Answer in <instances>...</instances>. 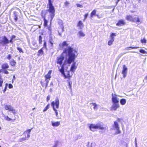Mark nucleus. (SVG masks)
<instances>
[{
	"label": "nucleus",
	"instance_id": "nucleus-1",
	"mask_svg": "<svg viewBox=\"0 0 147 147\" xmlns=\"http://www.w3.org/2000/svg\"><path fill=\"white\" fill-rule=\"evenodd\" d=\"M77 51L70 47H68L65 49L62 54L58 57L56 60V63L60 65H62L63 61L64 59L65 54L66 57L64 62L62 65L70 64L72 62L74 61L77 55Z\"/></svg>",
	"mask_w": 147,
	"mask_h": 147
},
{
	"label": "nucleus",
	"instance_id": "nucleus-2",
	"mask_svg": "<svg viewBox=\"0 0 147 147\" xmlns=\"http://www.w3.org/2000/svg\"><path fill=\"white\" fill-rule=\"evenodd\" d=\"M51 106L52 107L53 109L55 114V115L58 117V112L56 109H59V101L58 97H56L55 101H53L51 103Z\"/></svg>",
	"mask_w": 147,
	"mask_h": 147
},
{
	"label": "nucleus",
	"instance_id": "nucleus-3",
	"mask_svg": "<svg viewBox=\"0 0 147 147\" xmlns=\"http://www.w3.org/2000/svg\"><path fill=\"white\" fill-rule=\"evenodd\" d=\"M48 0V5L49 6V9L48 11L50 13H51L50 16L51 21L55 15V10L54 6L53 5H52V3L54 0Z\"/></svg>",
	"mask_w": 147,
	"mask_h": 147
},
{
	"label": "nucleus",
	"instance_id": "nucleus-4",
	"mask_svg": "<svg viewBox=\"0 0 147 147\" xmlns=\"http://www.w3.org/2000/svg\"><path fill=\"white\" fill-rule=\"evenodd\" d=\"M89 128L92 131H94L95 129H103L104 128L102 123H98L96 125L91 124L90 125Z\"/></svg>",
	"mask_w": 147,
	"mask_h": 147
},
{
	"label": "nucleus",
	"instance_id": "nucleus-5",
	"mask_svg": "<svg viewBox=\"0 0 147 147\" xmlns=\"http://www.w3.org/2000/svg\"><path fill=\"white\" fill-rule=\"evenodd\" d=\"M133 22H135L138 25H139L143 22V18L138 16H134Z\"/></svg>",
	"mask_w": 147,
	"mask_h": 147
},
{
	"label": "nucleus",
	"instance_id": "nucleus-6",
	"mask_svg": "<svg viewBox=\"0 0 147 147\" xmlns=\"http://www.w3.org/2000/svg\"><path fill=\"white\" fill-rule=\"evenodd\" d=\"M4 107L6 110L11 112L13 114H14L16 113L15 110L14 108L11 105L5 104Z\"/></svg>",
	"mask_w": 147,
	"mask_h": 147
},
{
	"label": "nucleus",
	"instance_id": "nucleus-7",
	"mask_svg": "<svg viewBox=\"0 0 147 147\" xmlns=\"http://www.w3.org/2000/svg\"><path fill=\"white\" fill-rule=\"evenodd\" d=\"M52 72L51 70H50L49 71L47 74L45 76V82H46V86L45 88H46L48 85V84L49 82V81L50 80V78L51 77V73Z\"/></svg>",
	"mask_w": 147,
	"mask_h": 147
},
{
	"label": "nucleus",
	"instance_id": "nucleus-8",
	"mask_svg": "<svg viewBox=\"0 0 147 147\" xmlns=\"http://www.w3.org/2000/svg\"><path fill=\"white\" fill-rule=\"evenodd\" d=\"M70 71H66L65 72L63 75L65 78H67L69 79L72 77L73 73L71 72L70 74Z\"/></svg>",
	"mask_w": 147,
	"mask_h": 147
},
{
	"label": "nucleus",
	"instance_id": "nucleus-9",
	"mask_svg": "<svg viewBox=\"0 0 147 147\" xmlns=\"http://www.w3.org/2000/svg\"><path fill=\"white\" fill-rule=\"evenodd\" d=\"M119 96L115 94H112V100L113 103H119V98L117 97Z\"/></svg>",
	"mask_w": 147,
	"mask_h": 147
},
{
	"label": "nucleus",
	"instance_id": "nucleus-10",
	"mask_svg": "<svg viewBox=\"0 0 147 147\" xmlns=\"http://www.w3.org/2000/svg\"><path fill=\"white\" fill-rule=\"evenodd\" d=\"M73 62L71 66L70 71L74 74L77 68L78 65L76 64V62H74V61Z\"/></svg>",
	"mask_w": 147,
	"mask_h": 147
},
{
	"label": "nucleus",
	"instance_id": "nucleus-11",
	"mask_svg": "<svg viewBox=\"0 0 147 147\" xmlns=\"http://www.w3.org/2000/svg\"><path fill=\"white\" fill-rule=\"evenodd\" d=\"M119 103H113V105L111 107V110L116 111L117 108L119 107Z\"/></svg>",
	"mask_w": 147,
	"mask_h": 147
},
{
	"label": "nucleus",
	"instance_id": "nucleus-12",
	"mask_svg": "<svg viewBox=\"0 0 147 147\" xmlns=\"http://www.w3.org/2000/svg\"><path fill=\"white\" fill-rule=\"evenodd\" d=\"M116 36V35L115 33H112L110 36L111 38L109 40L108 42V44L109 45H112L113 42L114 41V36Z\"/></svg>",
	"mask_w": 147,
	"mask_h": 147
},
{
	"label": "nucleus",
	"instance_id": "nucleus-13",
	"mask_svg": "<svg viewBox=\"0 0 147 147\" xmlns=\"http://www.w3.org/2000/svg\"><path fill=\"white\" fill-rule=\"evenodd\" d=\"M127 71V67L125 65H123L122 73L123 74V77L124 78H125L126 76Z\"/></svg>",
	"mask_w": 147,
	"mask_h": 147
},
{
	"label": "nucleus",
	"instance_id": "nucleus-14",
	"mask_svg": "<svg viewBox=\"0 0 147 147\" xmlns=\"http://www.w3.org/2000/svg\"><path fill=\"white\" fill-rule=\"evenodd\" d=\"M32 129L33 128H32L31 129H28L24 131L23 133V134H27L26 138L27 139H28L30 137V132Z\"/></svg>",
	"mask_w": 147,
	"mask_h": 147
},
{
	"label": "nucleus",
	"instance_id": "nucleus-15",
	"mask_svg": "<svg viewBox=\"0 0 147 147\" xmlns=\"http://www.w3.org/2000/svg\"><path fill=\"white\" fill-rule=\"evenodd\" d=\"M125 24V22L124 20L121 19L116 24V25L118 26H121L124 25Z\"/></svg>",
	"mask_w": 147,
	"mask_h": 147
},
{
	"label": "nucleus",
	"instance_id": "nucleus-16",
	"mask_svg": "<svg viewBox=\"0 0 147 147\" xmlns=\"http://www.w3.org/2000/svg\"><path fill=\"white\" fill-rule=\"evenodd\" d=\"M59 47L60 49H62L65 47L67 46L68 44L66 41H64L62 43L59 44Z\"/></svg>",
	"mask_w": 147,
	"mask_h": 147
},
{
	"label": "nucleus",
	"instance_id": "nucleus-17",
	"mask_svg": "<svg viewBox=\"0 0 147 147\" xmlns=\"http://www.w3.org/2000/svg\"><path fill=\"white\" fill-rule=\"evenodd\" d=\"M60 124V121H51L52 125L53 127H58Z\"/></svg>",
	"mask_w": 147,
	"mask_h": 147
},
{
	"label": "nucleus",
	"instance_id": "nucleus-18",
	"mask_svg": "<svg viewBox=\"0 0 147 147\" xmlns=\"http://www.w3.org/2000/svg\"><path fill=\"white\" fill-rule=\"evenodd\" d=\"M77 26L79 27L80 29H82L84 27V24L81 21H79L78 22Z\"/></svg>",
	"mask_w": 147,
	"mask_h": 147
},
{
	"label": "nucleus",
	"instance_id": "nucleus-19",
	"mask_svg": "<svg viewBox=\"0 0 147 147\" xmlns=\"http://www.w3.org/2000/svg\"><path fill=\"white\" fill-rule=\"evenodd\" d=\"M134 16L131 15L127 16L126 17V19L128 21L133 22Z\"/></svg>",
	"mask_w": 147,
	"mask_h": 147
},
{
	"label": "nucleus",
	"instance_id": "nucleus-20",
	"mask_svg": "<svg viewBox=\"0 0 147 147\" xmlns=\"http://www.w3.org/2000/svg\"><path fill=\"white\" fill-rule=\"evenodd\" d=\"M2 116L3 117H4L5 120L8 121H10L11 120V119L8 116H6L3 113H2Z\"/></svg>",
	"mask_w": 147,
	"mask_h": 147
},
{
	"label": "nucleus",
	"instance_id": "nucleus-21",
	"mask_svg": "<svg viewBox=\"0 0 147 147\" xmlns=\"http://www.w3.org/2000/svg\"><path fill=\"white\" fill-rule=\"evenodd\" d=\"M1 42H3L4 44H6L9 43V40L5 36H4Z\"/></svg>",
	"mask_w": 147,
	"mask_h": 147
},
{
	"label": "nucleus",
	"instance_id": "nucleus-22",
	"mask_svg": "<svg viewBox=\"0 0 147 147\" xmlns=\"http://www.w3.org/2000/svg\"><path fill=\"white\" fill-rule=\"evenodd\" d=\"M78 35L80 37H83L85 35V34L82 31H79L78 33Z\"/></svg>",
	"mask_w": 147,
	"mask_h": 147
},
{
	"label": "nucleus",
	"instance_id": "nucleus-23",
	"mask_svg": "<svg viewBox=\"0 0 147 147\" xmlns=\"http://www.w3.org/2000/svg\"><path fill=\"white\" fill-rule=\"evenodd\" d=\"M126 102V100L125 99L122 98L120 100V103L122 105H124L125 104Z\"/></svg>",
	"mask_w": 147,
	"mask_h": 147
},
{
	"label": "nucleus",
	"instance_id": "nucleus-24",
	"mask_svg": "<svg viewBox=\"0 0 147 147\" xmlns=\"http://www.w3.org/2000/svg\"><path fill=\"white\" fill-rule=\"evenodd\" d=\"M18 12L16 11H13L14 18L16 21H17L18 20Z\"/></svg>",
	"mask_w": 147,
	"mask_h": 147
},
{
	"label": "nucleus",
	"instance_id": "nucleus-25",
	"mask_svg": "<svg viewBox=\"0 0 147 147\" xmlns=\"http://www.w3.org/2000/svg\"><path fill=\"white\" fill-rule=\"evenodd\" d=\"M91 106H93V109L94 110H97L99 106L97 105L96 103H92Z\"/></svg>",
	"mask_w": 147,
	"mask_h": 147
},
{
	"label": "nucleus",
	"instance_id": "nucleus-26",
	"mask_svg": "<svg viewBox=\"0 0 147 147\" xmlns=\"http://www.w3.org/2000/svg\"><path fill=\"white\" fill-rule=\"evenodd\" d=\"M114 127L116 129H118L119 127L117 122L116 121H115L114 122Z\"/></svg>",
	"mask_w": 147,
	"mask_h": 147
},
{
	"label": "nucleus",
	"instance_id": "nucleus-27",
	"mask_svg": "<svg viewBox=\"0 0 147 147\" xmlns=\"http://www.w3.org/2000/svg\"><path fill=\"white\" fill-rule=\"evenodd\" d=\"M66 65H62L61 68L60 69H59V70L60 72L63 75L65 72L64 70V66Z\"/></svg>",
	"mask_w": 147,
	"mask_h": 147
},
{
	"label": "nucleus",
	"instance_id": "nucleus-28",
	"mask_svg": "<svg viewBox=\"0 0 147 147\" xmlns=\"http://www.w3.org/2000/svg\"><path fill=\"white\" fill-rule=\"evenodd\" d=\"M96 11L95 9H94L93 10L90 14V17L92 18L94 16H96Z\"/></svg>",
	"mask_w": 147,
	"mask_h": 147
},
{
	"label": "nucleus",
	"instance_id": "nucleus-29",
	"mask_svg": "<svg viewBox=\"0 0 147 147\" xmlns=\"http://www.w3.org/2000/svg\"><path fill=\"white\" fill-rule=\"evenodd\" d=\"M9 67V66L7 63H4L3 64L2 66L3 69H5L8 68Z\"/></svg>",
	"mask_w": 147,
	"mask_h": 147
},
{
	"label": "nucleus",
	"instance_id": "nucleus-30",
	"mask_svg": "<svg viewBox=\"0 0 147 147\" xmlns=\"http://www.w3.org/2000/svg\"><path fill=\"white\" fill-rule=\"evenodd\" d=\"M10 64L11 66H15L16 64V62L13 59L10 62Z\"/></svg>",
	"mask_w": 147,
	"mask_h": 147
},
{
	"label": "nucleus",
	"instance_id": "nucleus-31",
	"mask_svg": "<svg viewBox=\"0 0 147 147\" xmlns=\"http://www.w3.org/2000/svg\"><path fill=\"white\" fill-rule=\"evenodd\" d=\"M139 47H127L125 49V50H128L129 49V48H131L132 49H137L139 48Z\"/></svg>",
	"mask_w": 147,
	"mask_h": 147
},
{
	"label": "nucleus",
	"instance_id": "nucleus-32",
	"mask_svg": "<svg viewBox=\"0 0 147 147\" xmlns=\"http://www.w3.org/2000/svg\"><path fill=\"white\" fill-rule=\"evenodd\" d=\"M141 42L143 44H146V43L147 40L145 38L141 39L140 40Z\"/></svg>",
	"mask_w": 147,
	"mask_h": 147
},
{
	"label": "nucleus",
	"instance_id": "nucleus-33",
	"mask_svg": "<svg viewBox=\"0 0 147 147\" xmlns=\"http://www.w3.org/2000/svg\"><path fill=\"white\" fill-rule=\"evenodd\" d=\"M43 53V50L41 49L40 50H39L38 52V55L39 56L40 55L42 54Z\"/></svg>",
	"mask_w": 147,
	"mask_h": 147
},
{
	"label": "nucleus",
	"instance_id": "nucleus-34",
	"mask_svg": "<svg viewBox=\"0 0 147 147\" xmlns=\"http://www.w3.org/2000/svg\"><path fill=\"white\" fill-rule=\"evenodd\" d=\"M49 42L51 44V46H53V39L51 37H50Z\"/></svg>",
	"mask_w": 147,
	"mask_h": 147
},
{
	"label": "nucleus",
	"instance_id": "nucleus-35",
	"mask_svg": "<svg viewBox=\"0 0 147 147\" xmlns=\"http://www.w3.org/2000/svg\"><path fill=\"white\" fill-rule=\"evenodd\" d=\"M26 138H21L19 139V141L20 142H23L24 141H25L26 140H28Z\"/></svg>",
	"mask_w": 147,
	"mask_h": 147
},
{
	"label": "nucleus",
	"instance_id": "nucleus-36",
	"mask_svg": "<svg viewBox=\"0 0 147 147\" xmlns=\"http://www.w3.org/2000/svg\"><path fill=\"white\" fill-rule=\"evenodd\" d=\"M140 52L141 53H143V54H147V52L143 49L140 50Z\"/></svg>",
	"mask_w": 147,
	"mask_h": 147
},
{
	"label": "nucleus",
	"instance_id": "nucleus-37",
	"mask_svg": "<svg viewBox=\"0 0 147 147\" xmlns=\"http://www.w3.org/2000/svg\"><path fill=\"white\" fill-rule=\"evenodd\" d=\"M49 108V105H48L46 107H45L44 109L43 110V112H45L47 111V110Z\"/></svg>",
	"mask_w": 147,
	"mask_h": 147
},
{
	"label": "nucleus",
	"instance_id": "nucleus-38",
	"mask_svg": "<svg viewBox=\"0 0 147 147\" xmlns=\"http://www.w3.org/2000/svg\"><path fill=\"white\" fill-rule=\"evenodd\" d=\"M42 37L41 36H39V42L40 44H41L42 43Z\"/></svg>",
	"mask_w": 147,
	"mask_h": 147
},
{
	"label": "nucleus",
	"instance_id": "nucleus-39",
	"mask_svg": "<svg viewBox=\"0 0 147 147\" xmlns=\"http://www.w3.org/2000/svg\"><path fill=\"white\" fill-rule=\"evenodd\" d=\"M8 85V84H7V83L6 84L5 88L3 90V93H4L5 92V91H6Z\"/></svg>",
	"mask_w": 147,
	"mask_h": 147
},
{
	"label": "nucleus",
	"instance_id": "nucleus-40",
	"mask_svg": "<svg viewBox=\"0 0 147 147\" xmlns=\"http://www.w3.org/2000/svg\"><path fill=\"white\" fill-rule=\"evenodd\" d=\"M17 49L18 51H19V52L20 53H23L22 50V49L21 48L19 47H17Z\"/></svg>",
	"mask_w": 147,
	"mask_h": 147
},
{
	"label": "nucleus",
	"instance_id": "nucleus-41",
	"mask_svg": "<svg viewBox=\"0 0 147 147\" xmlns=\"http://www.w3.org/2000/svg\"><path fill=\"white\" fill-rule=\"evenodd\" d=\"M88 13L86 14L84 16V19L83 20V21H85V20L87 18V16H88Z\"/></svg>",
	"mask_w": 147,
	"mask_h": 147
},
{
	"label": "nucleus",
	"instance_id": "nucleus-42",
	"mask_svg": "<svg viewBox=\"0 0 147 147\" xmlns=\"http://www.w3.org/2000/svg\"><path fill=\"white\" fill-rule=\"evenodd\" d=\"M117 131L115 132V134H119L121 133V131L119 130V128L118 129H116Z\"/></svg>",
	"mask_w": 147,
	"mask_h": 147
},
{
	"label": "nucleus",
	"instance_id": "nucleus-43",
	"mask_svg": "<svg viewBox=\"0 0 147 147\" xmlns=\"http://www.w3.org/2000/svg\"><path fill=\"white\" fill-rule=\"evenodd\" d=\"M47 21L46 20L44 19V26H47Z\"/></svg>",
	"mask_w": 147,
	"mask_h": 147
},
{
	"label": "nucleus",
	"instance_id": "nucleus-44",
	"mask_svg": "<svg viewBox=\"0 0 147 147\" xmlns=\"http://www.w3.org/2000/svg\"><path fill=\"white\" fill-rule=\"evenodd\" d=\"M59 143L58 141H56L55 142L54 145L56 146L57 147Z\"/></svg>",
	"mask_w": 147,
	"mask_h": 147
},
{
	"label": "nucleus",
	"instance_id": "nucleus-45",
	"mask_svg": "<svg viewBox=\"0 0 147 147\" xmlns=\"http://www.w3.org/2000/svg\"><path fill=\"white\" fill-rule=\"evenodd\" d=\"M76 5L77 7H79L80 8H82L83 7V5L79 4H76Z\"/></svg>",
	"mask_w": 147,
	"mask_h": 147
},
{
	"label": "nucleus",
	"instance_id": "nucleus-46",
	"mask_svg": "<svg viewBox=\"0 0 147 147\" xmlns=\"http://www.w3.org/2000/svg\"><path fill=\"white\" fill-rule=\"evenodd\" d=\"M65 5L66 6H68L69 3L68 2L66 1L64 3Z\"/></svg>",
	"mask_w": 147,
	"mask_h": 147
},
{
	"label": "nucleus",
	"instance_id": "nucleus-47",
	"mask_svg": "<svg viewBox=\"0 0 147 147\" xmlns=\"http://www.w3.org/2000/svg\"><path fill=\"white\" fill-rule=\"evenodd\" d=\"M13 85L11 84H9L8 85V87L9 88L11 89L13 88Z\"/></svg>",
	"mask_w": 147,
	"mask_h": 147
},
{
	"label": "nucleus",
	"instance_id": "nucleus-48",
	"mask_svg": "<svg viewBox=\"0 0 147 147\" xmlns=\"http://www.w3.org/2000/svg\"><path fill=\"white\" fill-rule=\"evenodd\" d=\"M11 55L10 54H9L7 56V58L9 60H10V59L11 58Z\"/></svg>",
	"mask_w": 147,
	"mask_h": 147
},
{
	"label": "nucleus",
	"instance_id": "nucleus-49",
	"mask_svg": "<svg viewBox=\"0 0 147 147\" xmlns=\"http://www.w3.org/2000/svg\"><path fill=\"white\" fill-rule=\"evenodd\" d=\"M71 82H68L69 85V88L71 89Z\"/></svg>",
	"mask_w": 147,
	"mask_h": 147
},
{
	"label": "nucleus",
	"instance_id": "nucleus-50",
	"mask_svg": "<svg viewBox=\"0 0 147 147\" xmlns=\"http://www.w3.org/2000/svg\"><path fill=\"white\" fill-rule=\"evenodd\" d=\"M50 96L49 95H48L47 97V101H48L50 99Z\"/></svg>",
	"mask_w": 147,
	"mask_h": 147
},
{
	"label": "nucleus",
	"instance_id": "nucleus-51",
	"mask_svg": "<svg viewBox=\"0 0 147 147\" xmlns=\"http://www.w3.org/2000/svg\"><path fill=\"white\" fill-rule=\"evenodd\" d=\"M3 72L5 74H9V72L7 71L6 70H4L3 71Z\"/></svg>",
	"mask_w": 147,
	"mask_h": 147
},
{
	"label": "nucleus",
	"instance_id": "nucleus-52",
	"mask_svg": "<svg viewBox=\"0 0 147 147\" xmlns=\"http://www.w3.org/2000/svg\"><path fill=\"white\" fill-rule=\"evenodd\" d=\"M96 16H97V18H102V17L101 16H99L98 14H96Z\"/></svg>",
	"mask_w": 147,
	"mask_h": 147
},
{
	"label": "nucleus",
	"instance_id": "nucleus-53",
	"mask_svg": "<svg viewBox=\"0 0 147 147\" xmlns=\"http://www.w3.org/2000/svg\"><path fill=\"white\" fill-rule=\"evenodd\" d=\"M16 37V36L15 35H13L12 36L11 39H13L15 38Z\"/></svg>",
	"mask_w": 147,
	"mask_h": 147
},
{
	"label": "nucleus",
	"instance_id": "nucleus-54",
	"mask_svg": "<svg viewBox=\"0 0 147 147\" xmlns=\"http://www.w3.org/2000/svg\"><path fill=\"white\" fill-rule=\"evenodd\" d=\"M40 83H41V84L42 85V86H44L45 85L44 83L42 81H41Z\"/></svg>",
	"mask_w": 147,
	"mask_h": 147
},
{
	"label": "nucleus",
	"instance_id": "nucleus-55",
	"mask_svg": "<svg viewBox=\"0 0 147 147\" xmlns=\"http://www.w3.org/2000/svg\"><path fill=\"white\" fill-rule=\"evenodd\" d=\"M46 42H45L44 43V47H46Z\"/></svg>",
	"mask_w": 147,
	"mask_h": 147
},
{
	"label": "nucleus",
	"instance_id": "nucleus-56",
	"mask_svg": "<svg viewBox=\"0 0 147 147\" xmlns=\"http://www.w3.org/2000/svg\"><path fill=\"white\" fill-rule=\"evenodd\" d=\"M12 40L13 39H12L11 38V40H10L9 41V42L10 43H12V42H13V41H12Z\"/></svg>",
	"mask_w": 147,
	"mask_h": 147
},
{
	"label": "nucleus",
	"instance_id": "nucleus-57",
	"mask_svg": "<svg viewBox=\"0 0 147 147\" xmlns=\"http://www.w3.org/2000/svg\"><path fill=\"white\" fill-rule=\"evenodd\" d=\"M51 27H48V30H49L51 31Z\"/></svg>",
	"mask_w": 147,
	"mask_h": 147
},
{
	"label": "nucleus",
	"instance_id": "nucleus-58",
	"mask_svg": "<svg viewBox=\"0 0 147 147\" xmlns=\"http://www.w3.org/2000/svg\"><path fill=\"white\" fill-rule=\"evenodd\" d=\"M135 142H137V138H135Z\"/></svg>",
	"mask_w": 147,
	"mask_h": 147
},
{
	"label": "nucleus",
	"instance_id": "nucleus-59",
	"mask_svg": "<svg viewBox=\"0 0 147 147\" xmlns=\"http://www.w3.org/2000/svg\"><path fill=\"white\" fill-rule=\"evenodd\" d=\"M135 146H136L137 147V142H135Z\"/></svg>",
	"mask_w": 147,
	"mask_h": 147
},
{
	"label": "nucleus",
	"instance_id": "nucleus-60",
	"mask_svg": "<svg viewBox=\"0 0 147 147\" xmlns=\"http://www.w3.org/2000/svg\"><path fill=\"white\" fill-rule=\"evenodd\" d=\"M16 9H17V10L19 11H20V10L19 8H16Z\"/></svg>",
	"mask_w": 147,
	"mask_h": 147
},
{
	"label": "nucleus",
	"instance_id": "nucleus-61",
	"mask_svg": "<svg viewBox=\"0 0 147 147\" xmlns=\"http://www.w3.org/2000/svg\"><path fill=\"white\" fill-rule=\"evenodd\" d=\"M13 79H15V78H16V77H15V76H13Z\"/></svg>",
	"mask_w": 147,
	"mask_h": 147
},
{
	"label": "nucleus",
	"instance_id": "nucleus-62",
	"mask_svg": "<svg viewBox=\"0 0 147 147\" xmlns=\"http://www.w3.org/2000/svg\"><path fill=\"white\" fill-rule=\"evenodd\" d=\"M132 53H138V52H135V51H133V52H132Z\"/></svg>",
	"mask_w": 147,
	"mask_h": 147
},
{
	"label": "nucleus",
	"instance_id": "nucleus-63",
	"mask_svg": "<svg viewBox=\"0 0 147 147\" xmlns=\"http://www.w3.org/2000/svg\"><path fill=\"white\" fill-rule=\"evenodd\" d=\"M145 79L147 80V76L145 77Z\"/></svg>",
	"mask_w": 147,
	"mask_h": 147
},
{
	"label": "nucleus",
	"instance_id": "nucleus-64",
	"mask_svg": "<svg viewBox=\"0 0 147 147\" xmlns=\"http://www.w3.org/2000/svg\"><path fill=\"white\" fill-rule=\"evenodd\" d=\"M118 1H116V4H117V3H118Z\"/></svg>",
	"mask_w": 147,
	"mask_h": 147
}]
</instances>
